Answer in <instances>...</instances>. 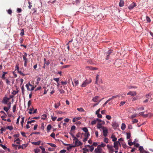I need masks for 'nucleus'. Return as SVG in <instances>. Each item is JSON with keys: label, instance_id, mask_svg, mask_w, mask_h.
I'll list each match as a JSON object with an SVG mask.
<instances>
[{"label": "nucleus", "instance_id": "69168bd1", "mask_svg": "<svg viewBox=\"0 0 153 153\" xmlns=\"http://www.w3.org/2000/svg\"><path fill=\"white\" fill-rule=\"evenodd\" d=\"M5 130V129L4 128H2L1 129H0V131H1V134H2L3 133V131H4Z\"/></svg>", "mask_w": 153, "mask_h": 153}, {"label": "nucleus", "instance_id": "37998d69", "mask_svg": "<svg viewBox=\"0 0 153 153\" xmlns=\"http://www.w3.org/2000/svg\"><path fill=\"white\" fill-rule=\"evenodd\" d=\"M24 31L23 29H22L21 30V32L20 33V35L21 36H23L24 35Z\"/></svg>", "mask_w": 153, "mask_h": 153}, {"label": "nucleus", "instance_id": "c9c22d12", "mask_svg": "<svg viewBox=\"0 0 153 153\" xmlns=\"http://www.w3.org/2000/svg\"><path fill=\"white\" fill-rule=\"evenodd\" d=\"M48 144L49 145H50L52 147H56V145L53 143H48Z\"/></svg>", "mask_w": 153, "mask_h": 153}, {"label": "nucleus", "instance_id": "412c9836", "mask_svg": "<svg viewBox=\"0 0 153 153\" xmlns=\"http://www.w3.org/2000/svg\"><path fill=\"white\" fill-rule=\"evenodd\" d=\"M126 127V126L125 124L123 123L122 124L121 127V128L123 130H124L125 129Z\"/></svg>", "mask_w": 153, "mask_h": 153}, {"label": "nucleus", "instance_id": "dca6fc26", "mask_svg": "<svg viewBox=\"0 0 153 153\" xmlns=\"http://www.w3.org/2000/svg\"><path fill=\"white\" fill-rule=\"evenodd\" d=\"M81 118L80 117H75L74 118L73 120V122H75L77 120H79Z\"/></svg>", "mask_w": 153, "mask_h": 153}, {"label": "nucleus", "instance_id": "a19ab883", "mask_svg": "<svg viewBox=\"0 0 153 153\" xmlns=\"http://www.w3.org/2000/svg\"><path fill=\"white\" fill-rule=\"evenodd\" d=\"M146 20H147V22H151L150 19L148 16H146Z\"/></svg>", "mask_w": 153, "mask_h": 153}, {"label": "nucleus", "instance_id": "473e14b6", "mask_svg": "<svg viewBox=\"0 0 153 153\" xmlns=\"http://www.w3.org/2000/svg\"><path fill=\"white\" fill-rule=\"evenodd\" d=\"M40 148L42 150V153H45V149L42 146H40Z\"/></svg>", "mask_w": 153, "mask_h": 153}, {"label": "nucleus", "instance_id": "cd10ccee", "mask_svg": "<svg viewBox=\"0 0 153 153\" xmlns=\"http://www.w3.org/2000/svg\"><path fill=\"white\" fill-rule=\"evenodd\" d=\"M29 86H30L31 87V89H30V91H33L34 89V87L33 85H31L30 82H29Z\"/></svg>", "mask_w": 153, "mask_h": 153}, {"label": "nucleus", "instance_id": "603ef678", "mask_svg": "<svg viewBox=\"0 0 153 153\" xmlns=\"http://www.w3.org/2000/svg\"><path fill=\"white\" fill-rule=\"evenodd\" d=\"M22 120L21 121V125H22V124H23L24 121V120H25V118L24 117H23L22 118Z\"/></svg>", "mask_w": 153, "mask_h": 153}, {"label": "nucleus", "instance_id": "774afa93", "mask_svg": "<svg viewBox=\"0 0 153 153\" xmlns=\"http://www.w3.org/2000/svg\"><path fill=\"white\" fill-rule=\"evenodd\" d=\"M61 83L63 85H65L67 84V82L66 81L64 82L61 81Z\"/></svg>", "mask_w": 153, "mask_h": 153}, {"label": "nucleus", "instance_id": "393cba45", "mask_svg": "<svg viewBox=\"0 0 153 153\" xmlns=\"http://www.w3.org/2000/svg\"><path fill=\"white\" fill-rule=\"evenodd\" d=\"M77 109L80 112H84L85 111L82 108H77Z\"/></svg>", "mask_w": 153, "mask_h": 153}, {"label": "nucleus", "instance_id": "6e6552de", "mask_svg": "<svg viewBox=\"0 0 153 153\" xmlns=\"http://www.w3.org/2000/svg\"><path fill=\"white\" fill-rule=\"evenodd\" d=\"M136 6V4L135 3H133L131 4L128 7V8L130 10H131L133 9Z\"/></svg>", "mask_w": 153, "mask_h": 153}, {"label": "nucleus", "instance_id": "5701e85b", "mask_svg": "<svg viewBox=\"0 0 153 153\" xmlns=\"http://www.w3.org/2000/svg\"><path fill=\"white\" fill-rule=\"evenodd\" d=\"M111 138H113L112 140L114 142H116L117 140V138L115 137L114 136L112 135L111 137Z\"/></svg>", "mask_w": 153, "mask_h": 153}, {"label": "nucleus", "instance_id": "58836bf2", "mask_svg": "<svg viewBox=\"0 0 153 153\" xmlns=\"http://www.w3.org/2000/svg\"><path fill=\"white\" fill-rule=\"evenodd\" d=\"M3 109L5 111L7 112L10 109L8 107H4L3 108Z\"/></svg>", "mask_w": 153, "mask_h": 153}, {"label": "nucleus", "instance_id": "a211bd4d", "mask_svg": "<svg viewBox=\"0 0 153 153\" xmlns=\"http://www.w3.org/2000/svg\"><path fill=\"white\" fill-rule=\"evenodd\" d=\"M139 150L140 151L141 153H144L143 151H145L143 146H140L139 147Z\"/></svg>", "mask_w": 153, "mask_h": 153}, {"label": "nucleus", "instance_id": "ddd939ff", "mask_svg": "<svg viewBox=\"0 0 153 153\" xmlns=\"http://www.w3.org/2000/svg\"><path fill=\"white\" fill-rule=\"evenodd\" d=\"M99 97V96H96L93 98L92 100L94 102H97L98 101Z\"/></svg>", "mask_w": 153, "mask_h": 153}, {"label": "nucleus", "instance_id": "ea45409f", "mask_svg": "<svg viewBox=\"0 0 153 153\" xmlns=\"http://www.w3.org/2000/svg\"><path fill=\"white\" fill-rule=\"evenodd\" d=\"M5 80L6 81V83L7 85H8L10 84V82L8 79H6Z\"/></svg>", "mask_w": 153, "mask_h": 153}, {"label": "nucleus", "instance_id": "4d7b16f0", "mask_svg": "<svg viewBox=\"0 0 153 153\" xmlns=\"http://www.w3.org/2000/svg\"><path fill=\"white\" fill-rule=\"evenodd\" d=\"M144 109V108L143 107H141L138 108H137V110L139 111H142Z\"/></svg>", "mask_w": 153, "mask_h": 153}, {"label": "nucleus", "instance_id": "680f3d73", "mask_svg": "<svg viewBox=\"0 0 153 153\" xmlns=\"http://www.w3.org/2000/svg\"><path fill=\"white\" fill-rule=\"evenodd\" d=\"M70 66V65H66L63 66L62 67V68H69Z\"/></svg>", "mask_w": 153, "mask_h": 153}, {"label": "nucleus", "instance_id": "e2e57ef3", "mask_svg": "<svg viewBox=\"0 0 153 153\" xmlns=\"http://www.w3.org/2000/svg\"><path fill=\"white\" fill-rule=\"evenodd\" d=\"M56 117H53V116H52L51 117V119H52V120H53V121H55L56 119Z\"/></svg>", "mask_w": 153, "mask_h": 153}, {"label": "nucleus", "instance_id": "423d86ee", "mask_svg": "<svg viewBox=\"0 0 153 153\" xmlns=\"http://www.w3.org/2000/svg\"><path fill=\"white\" fill-rule=\"evenodd\" d=\"M10 100V98H8L6 97H4L2 101V102L4 104H7V102L9 101Z\"/></svg>", "mask_w": 153, "mask_h": 153}, {"label": "nucleus", "instance_id": "e433bc0d", "mask_svg": "<svg viewBox=\"0 0 153 153\" xmlns=\"http://www.w3.org/2000/svg\"><path fill=\"white\" fill-rule=\"evenodd\" d=\"M6 128L9 129L10 130H11L13 129V127L11 126H8Z\"/></svg>", "mask_w": 153, "mask_h": 153}, {"label": "nucleus", "instance_id": "de8ad7c7", "mask_svg": "<svg viewBox=\"0 0 153 153\" xmlns=\"http://www.w3.org/2000/svg\"><path fill=\"white\" fill-rule=\"evenodd\" d=\"M50 136L51 137L53 138H55V134L53 132L51 134Z\"/></svg>", "mask_w": 153, "mask_h": 153}, {"label": "nucleus", "instance_id": "0eeeda50", "mask_svg": "<svg viewBox=\"0 0 153 153\" xmlns=\"http://www.w3.org/2000/svg\"><path fill=\"white\" fill-rule=\"evenodd\" d=\"M102 130L103 131V135L104 136L106 137L107 135L108 131L107 129L105 127H102Z\"/></svg>", "mask_w": 153, "mask_h": 153}, {"label": "nucleus", "instance_id": "bf43d9fd", "mask_svg": "<svg viewBox=\"0 0 153 153\" xmlns=\"http://www.w3.org/2000/svg\"><path fill=\"white\" fill-rule=\"evenodd\" d=\"M136 116H137V114H134L132 115L130 118H133L134 117H136Z\"/></svg>", "mask_w": 153, "mask_h": 153}, {"label": "nucleus", "instance_id": "f704fd0d", "mask_svg": "<svg viewBox=\"0 0 153 153\" xmlns=\"http://www.w3.org/2000/svg\"><path fill=\"white\" fill-rule=\"evenodd\" d=\"M28 4H29V6H28V8L29 9H31V7H32L31 3L30 2V1H28Z\"/></svg>", "mask_w": 153, "mask_h": 153}, {"label": "nucleus", "instance_id": "bb28decb", "mask_svg": "<svg viewBox=\"0 0 153 153\" xmlns=\"http://www.w3.org/2000/svg\"><path fill=\"white\" fill-rule=\"evenodd\" d=\"M20 139L19 138H18L16 140H15L14 141V142H16V143L17 144H20V142L19 141H20Z\"/></svg>", "mask_w": 153, "mask_h": 153}, {"label": "nucleus", "instance_id": "4468645a", "mask_svg": "<svg viewBox=\"0 0 153 153\" xmlns=\"http://www.w3.org/2000/svg\"><path fill=\"white\" fill-rule=\"evenodd\" d=\"M124 5V2L123 0H120L119 5L120 7H122Z\"/></svg>", "mask_w": 153, "mask_h": 153}, {"label": "nucleus", "instance_id": "8fccbe9b", "mask_svg": "<svg viewBox=\"0 0 153 153\" xmlns=\"http://www.w3.org/2000/svg\"><path fill=\"white\" fill-rule=\"evenodd\" d=\"M0 146L1 147L4 149H7V147L5 146L2 144H0Z\"/></svg>", "mask_w": 153, "mask_h": 153}, {"label": "nucleus", "instance_id": "79ce46f5", "mask_svg": "<svg viewBox=\"0 0 153 153\" xmlns=\"http://www.w3.org/2000/svg\"><path fill=\"white\" fill-rule=\"evenodd\" d=\"M131 137V134L130 133H127V139H129Z\"/></svg>", "mask_w": 153, "mask_h": 153}, {"label": "nucleus", "instance_id": "20e7f679", "mask_svg": "<svg viewBox=\"0 0 153 153\" xmlns=\"http://www.w3.org/2000/svg\"><path fill=\"white\" fill-rule=\"evenodd\" d=\"M119 145L120 146V143L119 141H117L114 143V147L116 149L118 150L119 148Z\"/></svg>", "mask_w": 153, "mask_h": 153}, {"label": "nucleus", "instance_id": "864d4df0", "mask_svg": "<svg viewBox=\"0 0 153 153\" xmlns=\"http://www.w3.org/2000/svg\"><path fill=\"white\" fill-rule=\"evenodd\" d=\"M122 145L123 147L125 149L127 147L126 145V144L125 143H122Z\"/></svg>", "mask_w": 153, "mask_h": 153}, {"label": "nucleus", "instance_id": "052dcab7", "mask_svg": "<svg viewBox=\"0 0 153 153\" xmlns=\"http://www.w3.org/2000/svg\"><path fill=\"white\" fill-rule=\"evenodd\" d=\"M104 141L105 143H108V138H107L106 137H105L104 139Z\"/></svg>", "mask_w": 153, "mask_h": 153}, {"label": "nucleus", "instance_id": "6ab92c4d", "mask_svg": "<svg viewBox=\"0 0 153 153\" xmlns=\"http://www.w3.org/2000/svg\"><path fill=\"white\" fill-rule=\"evenodd\" d=\"M93 8L92 7H88L87 8V10H88V12L91 13L93 12Z\"/></svg>", "mask_w": 153, "mask_h": 153}, {"label": "nucleus", "instance_id": "9d476101", "mask_svg": "<svg viewBox=\"0 0 153 153\" xmlns=\"http://www.w3.org/2000/svg\"><path fill=\"white\" fill-rule=\"evenodd\" d=\"M27 146V144H22V145H20L18 146V149H24L26 148Z\"/></svg>", "mask_w": 153, "mask_h": 153}, {"label": "nucleus", "instance_id": "f3484780", "mask_svg": "<svg viewBox=\"0 0 153 153\" xmlns=\"http://www.w3.org/2000/svg\"><path fill=\"white\" fill-rule=\"evenodd\" d=\"M102 124H100V123H98L97 125V128L99 129H100L101 128L102 129V127H103L102 126Z\"/></svg>", "mask_w": 153, "mask_h": 153}, {"label": "nucleus", "instance_id": "39448f33", "mask_svg": "<svg viewBox=\"0 0 153 153\" xmlns=\"http://www.w3.org/2000/svg\"><path fill=\"white\" fill-rule=\"evenodd\" d=\"M102 151V149L100 147V146H98L97 148L94 150L95 153H100Z\"/></svg>", "mask_w": 153, "mask_h": 153}, {"label": "nucleus", "instance_id": "2eb2a0df", "mask_svg": "<svg viewBox=\"0 0 153 153\" xmlns=\"http://www.w3.org/2000/svg\"><path fill=\"white\" fill-rule=\"evenodd\" d=\"M41 143V141H39L36 142H31V143L35 145H39Z\"/></svg>", "mask_w": 153, "mask_h": 153}, {"label": "nucleus", "instance_id": "c85d7f7f", "mask_svg": "<svg viewBox=\"0 0 153 153\" xmlns=\"http://www.w3.org/2000/svg\"><path fill=\"white\" fill-rule=\"evenodd\" d=\"M82 130L85 132V133H87L88 132V130L87 128L86 127H84L82 128Z\"/></svg>", "mask_w": 153, "mask_h": 153}, {"label": "nucleus", "instance_id": "aec40b11", "mask_svg": "<svg viewBox=\"0 0 153 153\" xmlns=\"http://www.w3.org/2000/svg\"><path fill=\"white\" fill-rule=\"evenodd\" d=\"M74 82L75 83V86H77L78 85L79 83L78 81L76 79H75L74 80Z\"/></svg>", "mask_w": 153, "mask_h": 153}, {"label": "nucleus", "instance_id": "5fc2aeb1", "mask_svg": "<svg viewBox=\"0 0 153 153\" xmlns=\"http://www.w3.org/2000/svg\"><path fill=\"white\" fill-rule=\"evenodd\" d=\"M29 83H28V84H26V85H25V86L27 88V90H28L30 91V89L29 88Z\"/></svg>", "mask_w": 153, "mask_h": 153}, {"label": "nucleus", "instance_id": "7c9ffc66", "mask_svg": "<svg viewBox=\"0 0 153 153\" xmlns=\"http://www.w3.org/2000/svg\"><path fill=\"white\" fill-rule=\"evenodd\" d=\"M16 105L15 104L14 105V106L13 107V112L14 113L16 111Z\"/></svg>", "mask_w": 153, "mask_h": 153}, {"label": "nucleus", "instance_id": "13d9d810", "mask_svg": "<svg viewBox=\"0 0 153 153\" xmlns=\"http://www.w3.org/2000/svg\"><path fill=\"white\" fill-rule=\"evenodd\" d=\"M99 146H100V147H104L106 145L105 144L102 143L101 144V145H99Z\"/></svg>", "mask_w": 153, "mask_h": 153}, {"label": "nucleus", "instance_id": "9b49d317", "mask_svg": "<svg viewBox=\"0 0 153 153\" xmlns=\"http://www.w3.org/2000/svg\"><path fill=\"white\" fill-rule=\"evenodd\" d=\"M89 83L88 82V80L86 79L82 84L81 85V86L82 87H85Z\"/></svg>", "mask_w": 153, "mask_h": 153}, {"label": "nucleus", "instance_id": "6e6d98bb", "mask_svg": "<svg viewBox=\"0 0 153 153\" xmlns=\"http://www.w3.org/2000/svg\"><path fill=\"white\" fill-rule=\"evenodd\" d=\"M1 118L2 120H3L5 121H6V120L4 119L5 118H6L5 116H1Z\"/></svg>", "mask_w": 153, "mask_h": 153}, {"label": "nucleus", "instance_id": "f03ea898", "mask_svg": "<svg viewBox=\"0 0 153 153\" xmlns=\"http://www.w3.org/2000/svg\"><path fill=\"white\" fill-rule=\"evenodd\" d=\"M106 56L105 59L106 60L109 59L110 58V56H112L114 55V53L112 50H109L106 53Z\"/></svg>", "mask_w": 153, "mask_h": 153}, {"label": "nucleus", "instance_id": "c756f323", "mask_svg": "<svg viewBox=\"0 0 153 153\" xmlns=\"http://www.w3.org/2000/svg\"><path fill=\"white\" fill-rule=\"evenodd\" d=\"M107 147L111 151H113V149L112 147L111 146H110L109 145H107Z\"/></svg>", "mask_w": 153, "mask_h": 153}, {"label": "nucleus", "instance_id": "4be33fe9", "mask_svg": "<svg viewBox=\"0 0 153 153\" xmlns=\"http://www.w3.org/2000/svg\"><path fill=\"white\" fill-rule=\"evenodd\" d=\"M140 116H143L144 117H147V115H145L144 114V112H142L139 113Z\"/></svg>", "mask_w": 153, "mask_h": 153}, {"label": "nucleus", "instance_id": "2f4dec72", "mask_svg": "<svg viewBox=\"0 0 153 153\" xmlns=\"http://www.w3.org/2000/svg\"><path fill=\"white\" fill-rule=\"evenodd\" d=\"M97 122V120H96V119L95 120L92 121L91 123V125H94L96 124Z\"/></svg>", "mask_w": 153, "mask_h": 153}, {"label": "nucleus", "instance_id": "f257e3e1", "mask_svg": "<svg viewBox=\"0 0 153 153\" xmlns=\"http://www.w3.org/2000/svg\"><path fill=\"white\" fill-rule=\"evenodd\" d=\"M27 54L25 52L24 53V55L23 56V60L24 62V66L25 67H27V64L28 62V60L27 58Z\"/></svg>", "mask_w": 153, "mask_h": 153}, {"label": "nucleus", "instance_id": "49530a36", "mask_svg": "<svg viewBox=\"0 0 153 153\" xmlns=\"http://www.w3.org/2000/svg\"><path fill=\"white\" fill-rule=\"evenodd\" d=\"M33 109H34L33 108H30L29 109L30 111L29 112V114H32V111L33 110Z\"/></svg>", "mask_w": 153, "mask_h": 153}, {"label": "nucleus", "instance_id": "09e8293b", "mask_svg": "<svg viewBox=\"0 0 153 153\" xmlns=\"http://www.w3.org/2000/svg\"><path fill=\"white\" fill-rule=\"evenodd\" d=\"M35 122V120H31V121H28L27 123V124H30V123H33V122Z\"/></svg>", "mask_w": 153, "mask_h": 153}, {"label": "nucleus", "instance_id": "4c0bfd02", "mask_svg": "<svg viewBox=\"0 0 153 153\" xmlns=\"http://www.w3.org/2000/svg\"><path fill=\"white\" fill-rule=\"evenodd\" d=\"M138 122V120L137 119H133L132 120V122L133 123H137Z\"/></svg>", "mask_w": 153, "mask_h": 153}, {"label": "nucleus", "instance_id": "0e129e2a", "mask_svg": "<svg viewBox=\"0 0 153 153\" xmlns=\"http://www.w3.org/2000/svg\"><path fill=\"white\" fill-rule=\"evenodd\" d=\"M76 128V127L75 126H71V131H72L75 130Z\"/></svg>", "mask_w": 153, "mask_h": 153}, {"label": "nucleus", "instance_id": "7ed1b4c3", "mask_svg": "<svg viewBox=\"0 0 153 153\" xmlns=\"http://www.w3.org/2000/svg\"><path fill=\"white\" fill-rule=\"evenodd\" d=\"M82 145V143L79 141L78 140H76L75 143V145L74 146H70L71 148L73 147H75L76 146H79L81 145Z\"/></svg>", "mask_w": 153, "mask_h": 153}, {"label": "nucleus", "instance_id": "a878e982", "mask_svg": "<svg viewBox=\"0 0 153 153\" xmlns=\"http://www.w3.org/2000/svg\"><path fill=\"white\" fill-rule=\"evenodd\" d=\"M87 68H88L89 69L91 70H93L96 69H97L93 67H88Z\"/></svg>", "mask_w": 153, "mask_h": 153}, {"label": "nucleus", "instance_id": "3c124183", "mask_svg": "<svg viewBox=\"0 0 153 153\" xmlns=\"http://www.w3.org/2000/svg\"><path fill=\"white\" fill-rule=\"evenodd\" d=\"M53 80L56 81L57 83H58V82L59 81V78H55L53 79Z\"/></svg>", "mask_w": 153, "mask_h": 153}, {"label": "nucleus", "instance_id": "c03bdc74", "mask_svg": "<svg viewBox=\"0 0 153 153\" xmlns=\"http://www.w3.org/2000/svg\"><path fill=\"white\" fill-rule=\"evenodd\" d=\"M105 117L108 120H111V117L109 115H106Z\"/></svg>", "mask_w": 153, "mask_h": 153}, {"label": "nucleus", "instance_id": "338daca9", "mask_svg": "<svg viewBox=\"0 0 153 153\" xmlns=\"http://www.w3.org/2000/svg\"><path fill=\"white\" fill-rule=\"evenodd\" d=\"M1 77L2 78V79L3 80H5L6 79V77H5V75L3 74L1 76Z\"/></svg>", "mask_w": 153, "mask_h": 153}, {"label": "nucleus", "instance_id": "72a5a7b5", "mask_svg": "<svg viewBox=\"0 0 153 153\" xmlns=\"http://www.w3.org/2000/svg\"><path fill=\"white\" fill-rule=\"evenodd\" d=\"M51 128V125H48L47 127V130L49 131L50 130Z\"/></svg>", "mask_w": 153, "mask_h": 153}, {"label": "nucleus", "instance_id": "b1692460", "mask_svg": "<svg viewBox=\"0 0 153 153\" xmlns=\"http://www.w3.org/2000/svg\"><path fill=\"white\" fill-rule=\"evenodd\" d=\"M47 117V116L46 114H43L42 115L41 119H42L45 120L46 119Z\"/></svg>", "mask_w": 153, "mask_h": 153}, {"label": "nucleus", "instance_id": "a18cd8bd", "mask_svg": "<svg viewBox=\"0 0 153 153\" xmlns=\"http://www.w3.org/2000/svg\"><path fill=\"white\" fill-rule=\"evenodd\" d=\"M90 134L89 132H88L87 133H85V137H87L88 138Z\"/></svg>", "mask_w": 153, "mask_h": 153}, {"label": "nucleus", "instance_id": "1a4fd4ad", "mask_svg": "<svg viewBox=\"0 0 153 153\" xmlns=\"http://www.w3.org/2000/svg\"><path fill=\"white\" fill-rule=\"evenodd\" d=\"M136 94L137 93L136 91H130L127 93L128 95H130L133 97L135 96Z\"/></svg>", "mask_w": 153, "mask_h": 153}, {"label": "nucleus", "instance_id": "f8f14e48", "mask_svg": "<svg viewBox=\"0 0 153 153\" xmlns=\"http://www.w3.org/2000/svg\"><path fill=\"white\" fill-rule=\"evenodd\" d=\"M112 126L114 128H116L119 125L117 123L113 122L112 123Z\"/></svg>", "mask_w": 153, "mask_h": 153}]
</instances>
